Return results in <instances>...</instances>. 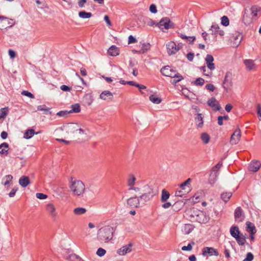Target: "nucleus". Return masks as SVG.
<instances>
[{
  "label": "nucleus",
  "mask_w": 261,
  "mask_h": 261,
  "mask_svg": "<svg viewBox=\"0 0 261 261\" xmlns=\"http://www.w3.org/2000/svg\"><path fill=\"white\" fill-rule=\"evenodd\" d=\"M40 132L36 133L34 129L32 128H30L27 130L25 133L24 134V138L29 139L31 138L35 134L37 135Z\"/></svg>",
  "instance_id": "obj_26"
},
{
  "label": "nucleus",
  "mask_w": 261,
  "mask_h": 261,
  "mask_svg": "<svg viewBox=\"0 0 261 261\" xmlns=\"http://www.w3.org/2000/svg\"><path fill=\"white\" fill-rule=\"evenodd\" d=\"M173 78H174V79L172 81V83L175 85L184 79V77L178 72L176 73V75L174 76Z\"/></svg>",
  "instance_id": "obj_44"
},
{
  "label": "nucleus",
  "mask_w": 261,
  "mask_h": 261,
  "mask_svg": "<svg viewBox=\"0 0 261 261\" xmlns=\"http://www.w3.org/2000/svg\"><path fill=\"white\" fill-rule=\"evenodd\" d=\"M220 29L219 26L216 23H213L211 27V30L212 32V34L215 36L217 35V32Z\"/></svg>",
  "instance_id": "obj_48"
},
{
  "label": "nucleus",
  "mask_w": 261,
  "mask_h": 261,
  "mask_svg": "<svg viewBox=\"0 0 261 261\" xmlns=\"http://www.w3.org/2000/svg\"><path fill=\"white\" fill-rule=\"evenodd\" d=\"M235 239L238 244L240 246L244 245L246 242V237L242 233H240L238 236L236 237Z\"/></svg>",
  "instance_id": "obj_28"
},
{
  "label": "nucleus",
  "mask_w": 261,
  "mask_h": 261,
  "mask_svg": "<svg viewBox=\"0 0 261 261\" xmlns=\"http://www.w3.org/2000/svg\"><path fill=\"white\" fill-rule=\"evenodd\" d=\"M160 71L163 75L172 78L174 76H175L176 73L177 72L174 68L169 66H165L162 67Z\"/></svg>",
  "instance_id": "obj_7"
},
{
  "label": "nucleus",
  "mask_w": 261,
  "mask_h": 261,
  "mask_svg": "<svg viewBox=\"0 0 261 261\" xmlns=\"http://www.w3.org/2000/svg\"><path fill=\"white\" fill-rule=\"evenodd\" d=\"M71 110L69 111V113H79L81 111V107L78 103L71 105Z\"/></svg>",
  "instance_id": "obj_39"
},
{
  "label": "nucleus",
  "mask_w": 261,
  "mask_h": 261,
  "mask_svg": "<svg viewBox=\"0 0 261 261\" xmlns=\"http://www.w3.org/2000/svg\"><path fill=\"white\" fill-rule=\"evenodd\" d=\"M261 164L258 161H252L250 162L248 166V169L250 171L256 172L260 168Z\"/></svg>",
  "instance_id": "obj_13"
},
{
  "label": "nucleus",
  "mask_w": 261,
  "mask_h": 261,
  "mask_svg": "<svg viewBox=\"0 0 261 261\" xmlns=\"http://www.w3.org/2000/svg\"><path fill=\"white\" fill-rule=\"evenodd\" d=\"M232 196V193L230 192H224L221 195V198L222 200L225 202H227Z\"/></svg>",
  "instance_id": "obj_34"
},
{
  "label": "nucleus",
  "mask_w": 261,
  "mask_h": 261,
  "mask_svg": "<svg viewBox=\"0 0 261 261\" xmlns=\"http://www.w3.org/2000/svg\"><path fill=\"white\" fill-rule=\"evenodd\" d=\"M247 225V231L250 233L254 232L256 233V230L255 228V227L254 226V224L250 222H247L246 223Z\"/></svg>",
  "instance_id": "obj_35"
},
{
  "label": "nucleus",
  "mask_w": 261,
  "mask_h": 261,
  "mask_svg": "<svg viewBox=\"0 0 261 261\" xmlns=\"http://www.w3.org/2000/svg\"><path fill=\"white\" fill-rule=\"evenodd\" d=\"M241 136V130L238 128L236 129L231 135L230 143L231 144H237L240 141Z\"/></svg>",
  "instance_id": "obj_11"
},
{
  "label": "nucleus",
  "mask_w": 261,
  "mask_h": 261,
  "mask_svg": "<svg viewBox=\"0 0 261 261\" xmlns=\"http://www.w3.org/2000/svg\"><path fill=\"white\" fill-rule=\"evenodd\" d=\"M183 206L182 201H177L174 203L173 207L174 211H178Z\"/></svg>",
  "instance_id": "obj_47"
},
{
  "label": "nucleus",
  "mask_w": 261,
  "mask_h": 261,
  "mask_svg": "<svg viewBox=\"0 0 261 261\" xmlns=\"http://www.w3.org/2000/svg\"><path fill=\"white\" fill-rule=\"evenodd\" d=\"M9 144L4 142L0 145V153L7 155L8 153Z\"/></svg>",
  "instance_id": "obj_29"
},
{
  "label": "nucleus",
  "mask_w": 261,
  "mask_h": 261,
  "mask_svg": "<svg viewBox=\"0 0 261 261\" xmlns=\"http://www.w3.org/2000/svg\"><path fill=\"white\" fill-rule=\"evenodd\" d=\"M207 67L211 71L215 69V65L213 63L214 60L213 57L211 55L207 54L205 58Z\"/></svg>",
  "instance_id": "obj_15"
},
{
  "label": "nucleus",
  "mask_w": 261,
  "mask_h": 261,
  "mask_svg": "<svg viewBox=\"0 0 261 261\" xmlns=\"http://www.w3.org/2000/svg\"><path fill=\"white\" fill-rule=\"evenodd\" d=\"M234 218L236 221L242 222L244 219L243 210L241 207H238L234 211Z\"/></svg>",
  "instance_id": "obj_17"
},
{
  "label": "nucleus",
  "mask_w": 261,
  "mask_h": 261,
  "mask_svg": "<svg viewBox=\"0 0 261 261\" xmlns=\"http://www.w3.org/2000/svg\"><path fill=\"white\" fill-rule=\"evenodd\" d=\"M132 246V244L131 243L128 244L127 245L124 246L118 250L117 253L120 255H124L127 253L131 252Z\"/></svg>",
  "instance_id": "obj_19"
},
{
  "label": "nucleus",
  "mask_w": 261,
  "mask_h": 261,
  "mask_svg": "<svg viewBox=\"0 0 261 261\" xmlns=\"http://www.w3.org/2000/svg\"><path fill=\"white\" fill-rule=\"evenodd\" d=\"M167 53L169 55L175 54L180 49V47L176 46V44L173 41H171L167 44Z\"/></svg>",
  "instance_id": "obj_10"
},
{
  "label": "nucleus",
  "mask_w": 261,
  "mask_h": 261,
  "mask_svg": "<svg viewBox=\"0 0 261 261\" xmlns=\"http://www.w3.org/2000/svg\"><path fill=\"white\" fill-rule=\"evenodd\" d=\"M46 211L53 218H55L57 215L55 206L52 203H48L46 206Z\"/></svg>",
  "instance_id": "obj_18"
},
{
  "label": "nucleus",
  "mask_w": 261,
  "mask_h": 261,
  "mask_svg": "<svg viewBox=\"0 0 261 261\" xmlns=\"http://www.w3.org/2000/svg\"><path fill=\"white\" fill-rule=\"evenodd\" d=\"M222 166V163L221 162H219L213 168V171L214 172H217Z\"/></svg>",
  "instance_id": "obj_60"
},
{
  "label": "nucleus",
  "mask_w": 261,
  "mask_h": 261,
  "mask_svg": "<svg viewBox=\"0 0 261 261\" xmlns=\"http://www.w3.org/2000/svg\"><path fill=\"white\" fill-rule=\"evenodd\" d=\"M59 129L65 131L67 134H74L79 133L80 135L86 134V129L81 128L80 125L77 123H68L64 124Z\"/></svg>",
  "instance_id": "obj_4"
},
{
  "label": "nucleus",
  "mask_w": 261,
  "mask_h": 261,
  "mask_svg": "<svg viewBox=\"0 0 261 261\" xmlns=\"http://www.w3.org/2000/svg\"><path fill=\"white\" fill-rule=\"evenodd\" d=\"M230 233L231 236L235 239L241 232L237 226H232L230 228Z\"/></svg>",
  "instance_id": "obj_27"
},
{
  "label": "nucleus",
  "mask_w": 261,
  "mask_h": 261,
  "mask_svg": "<svg viewBox=\"0 0 261 261\" xmlns=\"http://www.w3.org/2000/svg\"><path fill=\"white\" fill-rule=\"evenodd\" d=\"M150 48V45L149 43H144L142 44L141 48L139 50H133V51L134 53H137L138 54H144L146 53L148 50H149Z\"/></svg>",
  "instance_id": "obj_24"
},
{
  "label": "nucleus",
  "mask_w": 261,
  "mask_h": 261,
  "mask_svg": "<svg viewBox=\"0 0 261 261\" xmlns=\"http://www.w3.org/2000/svg\"><path fill=\"white\" fill-rule=\"evenodd\" d=\"M253 255L251 252H248L246 255V257L243 260V261H252L253 259Z\"/></svg>",
  "instance_id": "obj_57"
},
{
  "label": "nucleus",
  "mask_w": 261,
  "mask_h": 261,
  "mask_svg": "<svg viewBox=\"0 0 261 261\" xmlns=\"http://www.w3.org/2000/svg\"><path fill=\"white\" fill-rule=\"evenodd\" d=\"M84 100H85L86 103L88 106H90L93 102V99L92 98V96L89 94H86L85 96Z\"/></svg>",
  "instance_id": "obj_50"
},
{
  "label": "nucleus",
  "mask_w": 261,
  "mask_h": 261,
  "mask_svg": "<svg viewBox=\"0 0 261 261\" xmlns=\"http://www.w3.org/2000/svg\"><path fill=\"white\" fill-rule=\"evenodd\" d=\"M113 98V94L109 91H103L100 94V98L103 100L110 99L111 100Z\"/></svg>",
  "instance_id": "obj_20"
},
{
  "label": "nucleus",
  "mask_w": 261,
  "mask_h": 261,
  "mask_svg": "<svg viewBox=\"0 0 261 261\" xmlns=\"http://www.w3.org/2000/svg\"><path fill=\"white\" fill-rule=\"evenodd\" d=\"M232 37L233 38V40L236 41V43H238V46L240 43L243 38V36L240 33L236 32L234 34H233Z\"/></svg>",
  "instance_id": "obj_37"
},
{
  "label": "nucleus",
  "mask_w": 261,
  "mask_h": 261,
  "mask_svg": "<svg viewBox=\"0 0 261 261\" xmlns=\"http://www.w3.org/2000/svg\"><path fill=\"white\" fill-rule=\"evenodd\" d=\"M202 255L204 256H218L219 252L216 249L213 247H206L202 249Z\"/></svg>",
  "instance_id": "obj_8"
},
{
  "label": "nucleus",
  "mask_w": 261,
  "mask_h": 261,
  "mask_svg": "<svg viewBox=\"0 0 261 261\" xmlns=\"http://www.w3.org/2000/svg\"><path fill=\"white\" fill-rule=\"evenodd\" d=\"M144 191L146 192L142 194L139 197V200L141 204L144 205L145 203L151 199L153 196L154 193L153 189L149 186L146 185L144 187Z\"/></svg>",
  "instance_id": "obj_5"
},
{
  "label": "nucleus",
  "mask_w": 261,
  "mask_h": 261,
  "mask_svg": "<svg viewBox=\"0 0 261 261\" xmlns=\"http://www.w3.org/2000/svg\"><path fill=\"white\" fill-rule=\"evenodd\" d=\"M68 114L69 111H61L57 113V115L59 117H66Z\"/></svg>",
  "instance_id": "obj_56"
},
{
  "label": "nucleus",
  "mask_w": 261,
  "mask_h": 261,
  "mask_svg": "<svg viewBox=\"0 0 261 261\" xmlns=\"http://www.w3.org/2000/svg\"><path fill=\"white\" fill-rule=\"evenodd\" d=\"M92 14L90 12H87L86 11H80L79 13V16L82 18H89L92 16Z\"/></svg>",
  "instance_id": "obj_41"
},
{
  "label": "nucleus",
  "mask_w": 261,
  "mask_h": 261,
  "mask_svg": "<svg viewBox=\"0 0 261 261\" xmlns=\"http://www.w3.org/2000/svg\"><path fill=\"white\" fill-rule=\"evenodd\" d=\"M169 197L170 193L169 192H168L165 189L162 190L161 201L162 202H165L169 199Z\"/></svg>",
  "instance_id": "obj_33"
},
{
  "label": "nucleus",
  "mask_w": 261,
  "mask_h": 261,
  "mask_svg": "<svg viewBox=\"0 0 261 261\" xmlns=\"http://www.w3.org/2000/svg\"><path fill=\"white\" fill-rule=\"evenodd\" d=\"M195 119L197 122H199L197 124V127H201L203 124V117L202 116V114L200 113L197 114V116L195 117Z\"/></svg>",
  "instance_id": "obj_38"
},
{
  "label": "nucleus",
  "mask_w": 261,
  "mask_h": 261,
  "mask_svg": "<svg viewBox=\"0 0 261 261\" xmlns=\"http://www.w3.org/2000/svg\"><path fill=\"white\" fill-rule=\"evenodd\" d=\"M232 74L230 72H227L225 74L224 80L223 82V88L227 91L232 86Z\"/></svg>",
  "instance_id": "obj_9"
},
{
  "label": "nucleus",
  "mask_w": 261,
  "mask_h": 261,
  "mask_svg": "<svg viewBox=\"0 0 261 261\" xmlns=\"http://www.w3.org/2000/svg\"><path fill=\"white\" fill-rule=\"evenodd\" d=\"M194 84L196 85V86H202L203 85L204 83V80L203 79L201 78V77H198L197 78L194 82Z\"/></svg>",
  "instance_id": "obj_51"
},
{
  "label": "nucleus",
  "mask_w": 261,
  "mask_h": 261,
  "mask_svg": "<svg viewBox=\"0 0 261 261\" xmlns=\"http://www.w3.org/2000/svg\"><path fill=\"white\" fill-rule=\"evenodd\" d=\"M257 113L258 119L261 120V105L258 104L257 108Z\"/></svg>",
  "instance_id": "obj_64"
},
{
  "label": "nucleus",
  "mask_w": 261,
  "mask_h": 261,
  "mask_svg": "<svg viewBox=\"0 0 261 261\" xmlns=\"http://www.w3.org/2000/svg\"><path fill=\"white\" fill-rule=\"evenodd\" d=\"M244 63L245 64L246 68L249 70H252L255 66L253 61L250 59L245 60L244 61Z\"/></svg>",
  "instance_id": "obj_32"
},
{
  "label": "nucleus",
  "mask_w": 261,
  "mask_h": 261,
  "mask_svg": "<svg viewBox=\"0 0 261 261\" xmlns=\"http://www.w3.org/2000/svg\"><path fill=\"white\" fill-rule=\"evenodd\" d=\"M119 48L115 45H112L108 50V54L111 56H116L119 55Z\"/></svg>",
  "instance_id": "obj_23"
},
{
  "label": "nucleus",
  "mask_w": 261,
  "mask_h": 261,
  "mask_svg": "<svg viewBox=\"0 0 261 261\" xmlns=\"http://www.w3.org/2000/svg\"><path fill=\"white\" fill-rule=\"evenodd\" d=\"M37 110L43 111L44 112L43 114H44L50 113V112L49 111V109L47 108L46 106L44 105L38 106L37 107Z\"/></svg>",
  "instance_id": "obj_45"
},
{
  "label": "nucleus",
  "mask_w": 261,
  "mask_h": 261,
  "mask_svg": "<svg viewBox=\"0 0 261 261\" xmlns=\"http://www.w3.org/2000/svg\"><path fill=\"white\" fill-rule=\"evenodd\" d=\"M200 138H201L202 141L204 144H207L210 141V136L206 133H202L201 135Z\"/></svg>",
  "instance_id": "obj_40"
},
{
  "label": "nucleus",
  "mask_w": 261,
  "mask_h": 261,
  "mask_svg": "<svg viewBox=\"0 0 261 261\" xmlns=\"http://www.w3.org/2000/svg\"><path fill=\"white\" fill-rule=\"evenodd\" d=\"M136 178L133 174H129L127 179V185L129 187L134 186Z\"/></svg>",
  "instance_id": "obj_36"
},
{
  "label": "nucleus",
  "mask_w": 261,
  "mask_h": 261,
  "mask_svg": "<svg viewBox=\"0 0 261 261\" xmlns=\"http://www.w3.org/2000/svg\"><path fill=\"white\" fill-rule=\"evenodd\" d=\"M5 178H6V180L4 182V185L6 186L13 179V176L11 175H7L5 176Z\"/></svg>",
  "instance_id": "obj_52"
},
{
  "label": "nucleus",
  "mask_w": 261,
  "mask_h": 261,
  "mask_svg": "<svg viewBox=\"0 0 261 261\" xmlns=\"http://www.w3.org/2000/svg\"><path fill=\"white\" fill-rule=\"evenodd\" d=\"M260 10L261 8L256 5L252 6L249 9V11L252 16L251 18L253 19V18L256 17L257 16V13L260 11Z\"/></svg>",
  "instance_id": "obj_25"
},
{
  "label": "nucleus",
  "mask_w": 261,
  "mask_h": 261,
  "mask_svg": "<svg viewBox=\"0 0 261 261\" xmlns=\"http://www.w3.org/2000/svg\"><path fill=\"white\" fill-rule=\"evenodd\" d=\"M127 203L132 207H138L141 204L139 198L137 196L128 198L127 200Z\"/></svg>",
  "instance_id": "obj_12"
},
{
  "label": "nucleus",
  "mask_w": 261,
  "mask_h": 261,
  "mask_svg": "<svg viewBox=\"0 0 261 261\" xmlns=\"http://www.w3.org/2000/svg\"><path fill=\"white\" fill-rule=\"evenodd\" d=\"M21 94L27 97H29L31 98H34L35 97L34 95L31 92H29L28 91L23 90L21 92Z\"/></svg>",
  "instance_id": "obj_55"
},
{
  "label": "nucleus",
  "mask_w": 261,
  "mask_h": 261,
  "mask_svg": "<svg viewBox=\"0 0 261 261\" xmlns=\"http://www.w3.org/2000/svg\"><path fill=\"white\" fill-rule=\"evenodd\" d=\"M17 188H13L12 189L11 191L9 193V196L10 197H13L15 196L16 192L17 191Z\"/></svg>",
  "instance_id": "obj_63"
},
{
  "label": "nucleus",
  "mask_w": 261,
  "mask_h": 261,
  "mask_svg": "<svg viewBox=\"0 0 261 261\" xmlns=\"http://www.w3.org/2000/svg\"><path fill=\"white\" fill-rule=\"evenodd\" d=\"M19 184L22 187H27L30 184V178L27 176H22L19 179Z\"/></svg>",
  "instance_id": "obj_21"
},
{
  "label": "nucleus",
  "mask_w": 261,
  "mask_h": 261,
  "mask_svg": "<svg viewBox=\"0 0 261 261\" xmlns=\"http://www.w3.org/2000/svg\"><path fill=\"white\" fill-rule=\"evenodd\" d=\"M191 181V179L189 178L185 181L182 182L180 185V188L185 191V193H188L191 190L190 182Z\"/></svg>",
  "instance_id": "obj_16"
},
{
  "label": "nucleus",
  "mask_w": 261,
  "mask_h": 261,
  "mask_svg": "<svg viewBox=\"0 0 261 261\" xmlns=\"http://www.w3.org/2000/svg\"><path fill=\"white\" fill-rule=\"evenodd\" d=\"M194 229V227L190 224H186L182 228V231L185 234L190 233Z\"/></svg>",
  "instance_id": "obj_31"
},
{
  "label": "nucleus",
  "mask_w": 261,
  "mask_h": 261,
  "mask_svg": "<svg viewBox=\"0 0 261 261\" xmlns=\"http://www.w3.org/2000/svg\"><path fill=\"white\" fill-rule=\"evenodd\" d=\"M200 70L203 72V74L206 76H210L212 74V72L211 70L210 71L206 72V68L205 66L201 67Z\"/></svg>",
  "instance_id": "obj_53"
},
{
  "label": "nucleus",
  "mask_w": 261,
  "mask_h": 261,
  "mask_svg": "<svg viewBox=\"0 0 261 261\" xmlns=\"http://www.w3.org/2000/svg\"><path fill=\"white\" fill-rule=\"evenodd\" d=\"M242 21L245 25H249L252 22V18L249 16L248 14L247 13V10H245V13L242 18Z\"/></svg>",
  "instance_id": "obj_30"
},
{
  "label": "nucleus",
  "mask_w": 261,
  "mask_h": 261,
  "mask_svg": "<svg viewBox=\"0 0 261 261\" xmlns=\"http://www.w3.org/2000/svg\"><path fill=\"white\" fill-rule=\"evenodd\" d=\"M106 253V251L102 248H99L96 252V254L100 257L103 256Z\"/></svg>",
  "instance_id": "obj_54"
},
{
  "label": "nucleus",
  "mask_w": 261,
  "mask_h": 261,
  "mask_svg": "<svg viewBox=\"0 0 261 261\" xmlns=\"http://www.w3.org/2000/svg\"><path fill=\"white\" fill-rule=\"evenodd\" d=\"M189 218L191 221L198 222L200 223H206L210 220V217L203 211L193 208L188 212Z\"/></svg>",
  "instance_id": "obj_1"
},
{
  "label": "nucleus",
  "mask_w": 261,
  "mask_h": 261,
  "mask_svg": "<svg viewBox=\"0 0 261 261\" xmlns=\"http://www.w3.org/2000/svg\"><path fill=\"white\" fill-rule=\"evenodd\" d=\"M207 103L210 107L213 108L215 111H219L221 109L219 102L215 97L209 99Z\"/></svg>",
  "instance_id": "obj_14"
},
{
  "label": "nucleus",
  "mask_w": 261,
  "mask_h": 261,
  "mask_svg": "<svg viewBox=\"0 0 261 261\" xmlns=\"http://www.w3.org/2000/svg\"><path fill=\"white\" fill-rule=\"evenodd\" d=\"M149 11L153 14H155L157 12L156 7L154 4H151L149 7Z\"/></svg>",
  "instance_id": "obj_61"
},
{
  "label": "nucleus",
  "mask_w": 261,
  "mask_h": 261,
  "mask_svg": "<svg viewBox=\"0 0 261 261\" xmlns=\"http://www.w3.org/2000/svg\"><path fill=\"white\" fill-rule=\"evenodd\" d=\"M114 229L110 226H105L97 232V239L101 242L108 243L113 238Z\"/></svg>",
  "instance_id": "obj_2"
},
{
  "label": "nucleus",
  "mask_w": 261,
  "mask_h": 261,
  "mask_svg": "<svg viewBox=\"0 0 261 261\" xmlns=\"http://www.w3.org/2000/svg\"><path fill=\"white\" fill-rule=\"evenodd\" d=\"M178 36L180 37L181 39L185 40L187 42H189L190 44H192L195 40V36H187L185 34H183L181 33H177Z\"/></svg>",
  "instance_id": "obj_22"
},
{
  "label": "nucleus",
  "mask_w": 261,
  "mask_h": 261,
  "mask_svg": "<svg viewBox=\"0 0 261 261\" xmlns=\"http://www.w3.org/2000/svg\"><path fill=\"white\" fill-rule=\"evenodd\" d=\"M86 209L83 207H76L74 209L73 213L76 215H81L86 212Z\"/></svg>",
  "instance_id": "obj_42"
},
{
  "label": "nucleus",
  "mask_w": 261,
  "mask_h": 261,
  "mask_svg": "<svg viewBox=\"0 0 261 261\" xmlns=\"http://www.w3.org/2000/svg\"><path fill=\"white\" fill-rule=\"evenodd\" d=\"M36 196L37 198L40 199H44L47 197V196L46 195L41 193H36Z\"/></svg>",
  "instance_id": "obj_59"
},
{
  "label": "nucleus",
  "mask_w": 261,
  "mask_h": 261,
  "mask_svg": "<svg viewBox=\"0 0 261 261\" xmlns=\"http://www.w3.org/2000/svg\"><path fill=\"white\" fill-rule=\"evenodd\" d=\"M149 100L152 102H153V103H155V104H159L160 103H161V102L162 101V99L161 98L155 97L153 95H151L149 96Z\"/></svg>",
  "instance_id": "obj_46"
},
{
  "label": "nucleus",
  "mask_w": 261,
  "mask_h": 261,
  "mask_svg": "<svg viewBox=\"0 0 261 261\" xmlns=\"http://www.w3.org/2000/svg\"><path fill=\"white\" fill-rule=\"evenodd\" d=\"M221 24L227 27L229 24V20L228 18L226 16H223L221 17Z\"/></svg>",
  "instance_id": "obj_49"
},
{
  "label": "nucleus",
  "mask_w": 261,
  "mask_h": 261,
  "mask_svg": "<svg viewBox=\"0 0 261 261\" xmlns=\"http://www.w3.org/2000/svg\"><path fill=\"white\" fill-rule=\"evenodd\" d=\"M9 109L8 107H5L0 109V118H5L8 114Z\"/></svg>",
  "instance_id": "obj_43"
},
{
  "label": "nucleus",
  "mask_w": 261,
  "mask_h": 261,
  "mask_svg": "<svg viewBox=\"0 0 261 261\" xmlns=\"http://www.w3.org/2000/svg\"><path fill=\"white\" fill-rule=\"evenodd\" d=\"M69 188L74 196H81L83 195L85 190V186L84 183L79 180H76L73 177L71 178Z\"/></svg>",
  "instance_id": "obj_3"
},
{
  "label": "nucleus",
  "mask_w": 261,
  "mask_h": 261,
  "mask_svg": "<svg viewBox=\"0 0 261 261\" xmlns=\"http://www.w3.org/2000/svg\"><path fill=\"white\" fill-rule=\"evenodd\" d=\"M184 192H185V191H183L180 189V190H177L175 192V196L182 197L184 195L187 194V193H185Z\"/></svg>",
  "instance_id": "obj_58"
},
{
  "label": "nucleus",
  "mask_w": 261,
  "mask_h": 261,
  "mask_svg": "<svg viewBox=\"0 0 261 261\" xmlns=\"http://www.w3.org/2000/svg\"><path fill=\"white\" fill-rule=\"evenodd\" d=\"M137 42V39L132 35H130L128 37V44L135 43Z\"/></svg>",
  "instance_id": "obj_62"
},
{
  "label": "nucleus",
  "mask_w": 261,
  "mask_h": 261,
  "mask_svg": "<svg viewBox=\"0 0 261 261\" xmlns=\"http://www.w3.org/2000/svg\"><path fill=\"white\" fill-rule=\"evenodd\" d=\"M160 29H165L168 30L170 28H173L174 27V23L170 20L168 17H164L162 18L159 22L156 24Z\"/></svg>",
  "instance_id": "obj_6"
}]
</instances>
